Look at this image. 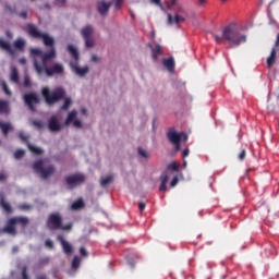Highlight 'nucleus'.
<instances>
[{"mask_svg": "<svg viewBox=\"0 0 279 279\" xmlns=\"http://www.w3.org/2000/svg\"><path fill=\"white\" fill-rule=\"evenodd\" d=\"M216 43L221 45L223 40L232 47H240L243 43H247V36L241 33V28L235 23H231L221 29V36L214 35Z\"/></svg>", "mask_w": 279, "mask_h": 279, "instance_id": "obj_1", "label": "nucleus"}, {"mask_svg": "<svg viewBox=\"0 0 279 279\" xmlns=\"http://www.w3.org/2000/svg\"><path fill=\"white\" fill-rule=\"evenodd\" d=\"M34 68L38 75L45 73L48 77H53V75H64V65L62 63H53L49 66L48 64H40L36 59L34 60Z\"/></svg>", "mask_w": 279, "mask_h": 279, "instance_id": "obj_2", "label": "nucleus"}, {"mask_svg": "<svg viewBox=\"0 0 279 279\" xmlns=\"http://www.w3.org/2000/svg\"><path fill=\"white\" fill-rule=\"evenodd\" d=\"M41 97H44L47 106H53V104H58V101H62L66 97V92L62 87H57L52 92L49 87H43Z\"/></svg>", "mask_w": 279, "mask_h": 279, "instance_id": "obj_3", "label": "nucleus"}, {"mask_svg": "<svg viewBox=\"0 0 279 279\" xmlns=\"http://www.w3.org/2000/svg\"><path fill=\"white\" fill-rule=\"evenodd\" d=\"M47 227L49 230H73V223L62 225V216L59 213L50 214L47 220Z\"/></svg>", "mask_w": 279, "mask_h": 279, "instance_id": "obj_4", "label": "nucleus"}, {"mask_svg": "<svg viewBox=\"0 0 279 279\" xmlns=\"http://www.w3.org/2000/svg\"><path fill=\"white\" fill-rule=\"evenodd\" d=\"M35 173H38L43 180H49L56 173V166L49 165L45 167V160L39 159L33 163Z\"/></svg>", "mask_w": 279, "mask_h": 279, "instance_id": "obj_5", "label": "nucleus"}, {"mask_svg": "<svg viewBox=\"0 0 279 279\" xmlns=\"http://www.w3.org/2000/svg\"><path fill=\"white\" fill-rule=\"evenodd\" d=\"M28 34L33 38H43L45 47H49L51 49H56V41L52 37H49L47 34L41 33L34 24H28Z\"/></svg>", "mask_w": 279, "mask_h": 279, "instance_id": "obj_6", "label": "nucleus"}, {"mask_svg": "<svg viewBox=\"0 0 279 279\" xmlns=\"http://www.w3.org/2000/svg\"><path fill=\"white\" fill-rule=\"evenodd\" d=\"M31 53L33 56H38L39 58H41V63L40 64H49V62H51V60H54L56 58V49H51L49 52H43V50L38 49V48H32L31 49Z\"/></svg>", "mask_w": 279, "mask_h": 279, "instance_id": "obj_7", "label": "nucleus"}, {"mask_svg": "<svg viewBox=\"0 0 279 279\" xmlns=\"http://www.w3.org/2000/svg\"><path fill=\"white\" fill-rule=\"evenodd\" d=\"M93 26L92 25H86L81 29V36L83 37L85 41V47L87 49H92V47H95V39L93 38Z\"/></svg>", "mask_w": 279, "mask_h": 279, "instance_id": "obj_8", "label": "nucleus"}, {"mask_svg": "<svg viewBox=\"0 0 279 279\" xmlns=\"http://www.w3.org/2000/svg\"><path fill=\"white\" fill-rule=\"evenodd\" d=\"M85 181L86 177L82 173H74L65 177V182L69 189H75L76 186H80V184H84Z\"/></svg>", "mask_w": 279, "mask_h": 279, "instance_id": "obj_9", "label": "nucleus"}, {"mask_svg": "<svg viewBox=\"0 0 279 279\" xmlns=\"http://www.w3.org/2000/svg\"><path fill=\"white\" fill-rule=\"evenodd\" d=\"M23 99H24V104L28 106L32 112L36 111V107H34V104H40V98L38 97V94L34 92L25 94Z\"/></svg>", "mask_w": 279, "mask_h": 279, "instance_id": "obj_10", "label": "nucleus"}, {"mask_svg": "<svg viewBox=\"0 0 279 279\" xmlns=\"http://www.w3.org/2000/svg\"><path fill=\"white\" fill-rule=\"evenodd\" d=\"M70 68L71 71L75 73V75H77L78 77H86V75H88V65L80 68V61H71Z\"/></svg>", "mask_w": 279, "mask_h": 279, "instance_id": "obj_11", "label": "nucleus"}, {"mask_svg": "<svg viewBox=\"0 0 279 279\" xmlns=\"http://www.w3.org/2000/svg\"><path fill=\"white\" fill-rule=\"evenodd\" d=\"M168 140L170 141V143H180L182 141V138L184 141H189V135H186V133H178L175 132L173 129H170L169 132L167 133Z\"/></svg>", "mask_w": 279, "mask_h": 279, "instance_id": "obj_12", "label": "nucleus"}, {"mask_svg": "<svg viewBox=\"0 0 279 279\" xmlns=\"http://www.w3.org/2000/svg\"><path fill=\"white\" fill-rule=\"evenodd\" d=\"M73 123L74 128H82V121L77 120V111L72 110L69 114L68 118L65 119L64 125L69 126Z\"/></svg>", "mask_w": 279, "mask_h": 279, "instance_id": "obj_13", "label": "nucleus"}, {"mask_svg": "<svg viewBox=\"0 0 279 279\" xmlns=\"http://www.w3.org/2000/svg\"><path fill=\"white\" fill-rule=\"evenodd\" d=\"M19 137H20L21 141H23L24 143H27V147H28L29 151H32V154H35V156H40V155H43V148H38V147L32 145V144L28 142L27 135H25V134H23V133H20Z\"/></svg>", "mask_w": 279, "mask_h": 279, "instance_id": "obj_14", "label": "nucleus"}, {"mask_svg": "<svg viewBox=\"0 0 279 279\" xmlns=\"http://www.w3.org/2000/svg\"><path fill=\"white\" fill-rule=\"evenodd\" d=\"M48 130L50 132H60V130H62V125H60V121L58 120V117L52 116L49 118Z\"/></svg>", "mask_w": 279, "mask_h": 279, "instance_id": "obj_15", "label": "nucleus"}, {"mask_svg": "<svg viewBox=\"0 0 279 279\" xmlns=\"http://www.w3.org/2000/svg\"><path fill=\"white\" fill-rule=\"evenodd\" d=\"M110 8H112V2H106L104 0L98 1L97 10L101 16H106V14L110 12Z\"/></svg>", "mask_w": 279, "mask_h": 279, "instance_id": "obj_16", "label": "nucleus"}, {"mask_svg": "<svg viewBox=\"0 0 279 279\" xmlns=\"http://www.w3.org/2000/svg\"><path fill=\"white\" fill-rule=\"evenodd\" d=\"M2 234H16V222L14 218L8 220L7 226L1 229Z\"/></svg>", "mask_w": 279, "mask_h": 279, "instance_id": "obj_17", "label": "nucleus"}, {"mask_svg": "<svg viewBox=\"0 0 279 279\" xmlns=\"http://www.w3.org/2000/svg\"><path fill=\"white\" fill-rule=\"evenodd\" d=\"M57 241H59V243H61V246L63 247V252L65 254H73V245H71V243H69L64 240V235L59 234L57 236Z\"/></svg>", "mask_w": 279, "mask_h": 279, "instance_id": "obj_18", "label": "nucleus"}, {"mask_svg": "<svg viewBox=\"0 0 279 279\" xmlns=\"http://www.w3.org/2000/svg\"><path fill=\"white\" fill-rule=\"evenodd\" d=\"M186 19L184 16L175 14L174 16L171 14H168V25H179V23H184Z\"/></svg>", "mask_w": 279, "mask_h": 279, "instance_id": "obj_19", "label": "nucleus"}, {"mask_svg": "<svg viewBox=\"0 0 279 279\" xmlns=\"http://www.w3.org/2000/svg\"><path fill=\"white\" fill-rule=\"evenodd\" d=\"M163 66H166L170 73H173V71H175V60L173 57L163 59Z\"/></svg>", "mask_w": 279, "mask_h": 279, "instance_id": "obj_20", "label": "nucleus"}, {"mask_svg": "<svg viewBox=\"0 0 279 279\" xmlns=\"http://www.w3.org/2000/svg\"><path fill=\"white\" fill-rule=\"evenodd\" d=\"M160 186H159V191L165 192L167 191V182H169V174L167 172H163L160 177Z\"/></svg>", "mask_w": 279, "mask_h": 279, "instance_id": "obj_21", "label": "nucleus"}, {"mask_svg": "<svg viewBox=\"0 0 279 279\" xmlns=\"http://www.w3.org/2000/svg\"><path fill=\"white\" fill-rule=\"evenodd\" d=\"M68 51L71 58L74 59V62H80V52H77V48L73 45L68 46Z\"/></svg>", "mask_w": 279, "mask_h": 279, "instance_id": "obj_22", "label": "nucleus"}, {"mask_svg": "<svg viewBox=\"0 0 279 279\" xmlns=\"http://www.w3.org/2000/svg\"><path fill=\"white\" fill-rule=\"evenodd\" d=\"M0 114H10V102L8 100H0Z\"/></svg>", "mask_w": 279, "mask_h": 279, "instance_id": "obj_23", "label": "nucleus"}, {"mask_svg": "<svg viewBox=\"0 0 279 279\" xmlns=\"http://www.w3.org/2000/svg\"><path fill=\"white\" fill-rule=\"evenodd\" d=\"M0 130L2 131L3 136H7V134H10V132H12L13 128L12 124L8 122H0Z\"/></svg>", "mask_w": 279, "mask_h": 279, "instance_id": "obj_24", "label": "nucleus"}, {"mask_svg": "<svg viewBox=\"0 0 279 279\" xmlns=\"http://www.w3.org/2000/svg\"><path fill=\"white\" fill-rule=\"evenodd\" d=\"M10 80L11 82H13V84H19V70L16 69V66H11V75H10Z\"/></svg>", "mask_w": 279, "mask_h": 279, "instance_id": "obj_25", "label": "nucleus"}, {"mask_svg": "<svg viewBox=\"0 0 279 279\" xmlns=\"http://www.w3.org/2000/svg\"><path fill=\"white\" fill-rule=\"evenodd\" d=\"M276 62V48L271 49L270 56L267 58V66L271 69Z\"/></svg>", "mask_w": 279, "mask_h": 279, "instance_id": "obj_26", "label": "nucleus"}, {"mask_svg": "<svg viewBox=\"0 0 279 279\" xmlns=\"http://www.w3.org/2000/svg\"><path fill=\"white\" fill-rule=\"evenodd\" d=\"M158 56H162V47L160 46V44H157L153 48V60H158Z\"/></svg>", "mask_w": 279, "mask_h": 279, "instance_id": "obj_27", "label": "nucleus"}, {"mask_svg": "<svg viewBox=\"0 0 279 279\" xmlns=\"http://www.w3.org/2000/svg\"><path fill=\"white\" fill-rule=\"evenodd\" d=\"M85 204L84 201L82 198L75 201L74 203H72L71 205V209L72 210H81V208H84Z\"/></svg>", "mask_w": 279, "mask_h": 279, "instance_id": "obj_28", "label": "nucleus"}, {"mask_svg": "<svg viewBox=\"0 0 279 279\" xmlns=\"http://www.w3.org/2000/svg\"><path fill=\"white\" fill-rule=\"evenodd\" d=\"M15 220V225L20 223L21 226L25 227L27 223H29V218L28 217H13Z\"/></svg>", "mask_w": 279, "mask_h": 279, "instance_id": "obj_29", "label": "nucleus"}, {"mask_svg": "<svg viewBox=\"0 0 279 279\" xmlns=\"http://www.w3.org/2000/svg\"><path fill=\"white\" fill-rule=\"evenodd\" d=\"M0 205L3 208L4 213H8V215L12 213V206L9 203H5V199H3V197L0 201Z\"/></svg>", "mask_w": 279, "mask_h": 279, "instance_id": "obj_30", "label": "nucleus"}, {"mask_svg": "<svg viewBox=\"0 0 279 279\" xmlns=\"http://www.w3.org/2000/svg\"><path fill=\"white\" fill-rule=\"evenodd\" d=\"M0 47L1 49H4V51L12 50V46H10V43L5 41L3 38H0Z\"/></svg>", "mask_w": 279, "mask_h": 279, "instance_id": "obj_31", "label": "nucleus"}, {"mask_svg": "<svg viewBox=\"0 0 279 279\" xmlns=\"http://www.w3.org/2000/svg\"><path fill=\"white\" fill-rule=\"evenodd\" d=\"M110 182H112V175H108V177L101 179L100 185L106 187V186H108V184H110Z\"/></svg>", "mask_w": 279, "mask_h": 279, "instance_id": "obj_32", "label": "nucleus"}, {"mask_svg": "<svg viewBox=\"0 0 279 279\" xmlns=\"http://www.w3.org/2000/svg\"><path fill=\"white\" fill-rule=\"evenodd\" d=\"M15 49H23L25 47V40L24 39H17L14 41Z\"/></svg>", "mask_w": 279, "mask_h": 279, "instance_id": "obj_33", "label": "nucleus"}, {"mask_svg": "<svg viewBox=\"0 0 279 279\" xmlns=\"http://www.w3.org/2000/svg\"><path fill=\"white\" fill-rule=\"evenodd\" d=\"M71 104H73V101L71 100V98H65L63 106L60 108V110H68L69 108H71Z\"/></svg>", "mask_w": 279, "mask_h": 279, "instance_id": "obj_34", "label": "nucleus"}, {"mask_svg": "<svg viewBox=\"0 0 279 279\" xmlns=\"http://www.w3.org/2000/svg\"><path fill=\"white\" fill-rule=\"evenodd\" d=\"M23 156H25V150L23 149H17L15 153H14V158L16 160H21V158H23Z\"/></svg>", "mask_w": 279, "mask_h": 279, "instance_id": "obj_35", "label": "nucleus"}, {"mask_svg": "<svg viewBox=\"0 0 279 279\" xmlns=\"http://www.w3.org/2000/svg\"><path fill=\"white\" fill-rule=\"evenodd\" d=\"M2 90L9 97L12 95V92L10 90V87H8V83H5V81L2 82Z\"/></svg>", "mask_w": 279, "mask_h": 279, "instance_id": "obj_36", "label": "nucleus"}, {"mask_svg": "<svg viewBox=\"0 0 279 279\" xmlns=\"http://www.w3.org/2000/svg\"><path fill=\"white\" fill-rule=\"evenodd\" d=\"M137 151H138V156H141L142 158H149V154L144 148L142 147L137 148Z\"/></svg>", "mask_w": 279, "mask_h": 279, "instance_id": "obj_37", "label": "nucleus"}, {"mask_svg": "<svg viewBox=\"0 0 279 279\" xmlns=\"http://www.w3.org/2000/svg\"><path fill=\"white\" fill-rule=\"evenodd\" d=\"M80 268V257L75 256L72 260V269H78Z\"/></svg>", "mask_w": 279, "mask_h": 279, "instance_id": "obj_38", "label": "nucleus"}, {"mask_svg": "<svg viewBox=\"0 0 279 279\" xmlns=\"http://www.w3.org/2000/svg\"><path fill=\"white\" fill-rule=\"evenodd\" d=\"M168 169L169 171H178V169H180V165H178V162H171L168 165Z\"/></svg>", "mask_w": 279, "mask_h": 279, "instance_id": "obj_39", "label": "nucleus"}, {"mask_svg": "<svg viewBox=\"0 0 279 279\" xmlns=\"http://www.w3.org/2000/svg\"><path fill=\"white\" fill-rule=\"evenodd\" d=\"M24 87L31 88L32 87V80H29V76H24Z\"/></svg>", "mask_w": 279, "mask_h": 279, "instance_id": "obj_40", "label": "nucleus"}, {"mask_svg": "<svg viewBox=\"0 0 279 279\" xmlns=\"http://www.w3.org/2000/svg\"><path fill=\"white\" fill-rule=\"evenodd\" d=\"M22 279H29V275H27V266L22 268Z\"/></svg>", "mask_w": 279, "mask_h": 279, "instance_id": "obj_41", "label": "nucleus"}, {"mask_svg": "<svg viewBox=\"0 0 279 279\" xmlns=\"http://www.w3.org/2000/svg\"><path fill=\"white\" fill-rule=\"evenodd\" d=\"M245 156H247V153L245 151V149H242L238 155V158L239 160H245Z\"/></svg>", "mask_w": 279, "mask_h": 279, "instance_id": "obj_42", "label": "nucleus"}, {"mask_svg": "<svg viewBox=\"0 0 279 279\" xmlns=\"http://www.w3.org/2000/svg\"><path fill=\"white\" fill-rule=\"evenodd\" d=\"M116 10H121V3H123V0H113Z\"/></svg>", "mask_w": 279, "mask_h": 279, "instance_id": "obj_43", "label": "nucleus"}, {"mask_svg": "<svg viewBox=\"0 0 279 279\" xmlns=\"http://www.w3.org/2000/svg\"><path fill=\"white\" fill-rule=\"evenodd\" d=\"M21 210H32V205L28 204H22L20 205Z\"/></svg>", "mask_w": 279, "mask_h": 279, "instance_id": "obj_44", "label": "nucleus"}, {"mask_svg": "<svg viewBox=\"0 0 279 279\" xmlns=\"http://www.w3.org/2000/svg\"><path fill=\"white\" fill-rule=\"evenodd\" d=\"M45 245H46V247H49V250H53V241L46 240Z\"/></svg>", "mask_w": 279, "mask_h": 279, "instance_id": "obj_45", "label": "nucleus"}, {"mask_svg": "<svg viewBox=\"0 0 279 279\" xmlns=\"http://www.w3.org/2000/svg\"><path fill=\"white\" fill-rule=\"evenodd\" d=\"M179 179L178 177H174L172 181L170 182V186L173 189L174 186H178Z\"/></svg>", "mask_w": 279, "mask_h": 279, "instance_id": "obj_46", "label": "nucleus"}, {"mask_svg": "<svg viewBox=\"0 0 279 279\" xmlns=\"http://www.w3.org/2000/svg\"><path fill=\"white\" fill-rule=\"evenodd\" d=\"M80 254H81V256H88V252L86 251V248L84 247V246H82L81 248H80Z\"/></svg>", "mask_w": 279, "mask_h": 279, "instance_id": "obj_47", "label": "nucleus"}, {"mask_svg": "<svg viewBox=\"0 0 279 279\" xmlns=\"http://www.w3.org/2000/svg\"><path fill=\"white\" fill-rule=\"evenodd\" d=\"M33 125H35V128H37L38 130H41L43 128V122L41 121H34Z\"/></svg>", "mask_w": 279, "mask_h": 279, "instance_id": "obj_48", "label": "nucleus"}, {"mask_svg": "<svg viewBox=\"0 0 279 279\" xmlns=\"http://www.w3.org/2000/svg\"><path fill=\"white\" fill-rule=\"evenodd\" d=\"M208 3V0H198L199 8H204Z\"/></svg>", "mask_w": 279, "mask_h": 279, "instance_id": "obj_49", "label": "nucleus"}, {"mask_svg": "<svg viewBox=\"0 0 279 279\" xmlns=\"http://www.w3.org/2000/svg\"><path fill=\"white\" fill-rule=\"evenodd\" d=\"M145 203L142 202V203H138V208H140V211L143 213V210H145Z\"/></svg>", "mask_w": 279, "mask_h": 279, "instance_id": "obj_50", "label": "nucleus"}, {"mask_svg": "<svg viewBox=\"0 0 279 279\" xmlns=\"http://www.w3.org/2000/svg\"><path fill=\"white\" fill-rule=\"evenodd\" d=\"M47 263H49V257L40 259V265H47Z\"/></svg>", "mask_w": 279, "mask_h": 279, "instance_id": "obj_51", "label": "nucleus"}, {"mask_svg": "<svg viewBox=\"0 0 279 279\" xmlns=\"http://www.w3.org/2000/svg\"><path fill=\"white\" fill-rule=\"evenodd\" d=\"M189 154H190L189 148H185V149L183 150V153H182L183 158H186V156H189Z\"/></svg>", "mask_w": 279, "mask_h": 279, "instance_id": "obj_52", "label": "nucleus"}, {"mask_svg": "<svg viewBox=\"0 0 279 279\" xmlns=\"http://www.w3.org/2000/svg\"><path fill=\"white\" fill-rule=\"evenodd\" d=\"M278 47H279V34L277 35V39H276V41H275V47H274V49H278Z\"/></svg>", "mask_w": 279, "mask_h": 279, "instance_id": "obj_53", "label": "nucleus"}, {"mask_svg": "<svg viewBox=\"0 0 279 279\" xmlns=\"http://www.w3.org/2000/svg\"><path fill=\"white\" fill-rule=\"evenodd\" d=\"M20 16H21L22 19H27V11L21 12V13H20Z\"/></svg>", "mask_w": 279, "mask_h": 279, "instance_id": "obj_54", "label": "nucleus"}, {"mask_svg": "<svg viewBox=\"0 0 279 279\" xmlns=\"http://www.w3.org/2000/svg\"><path fill=\"white\" fill-rule=\"evenodd\" d=\"M7 178L5 173H0V182H3Z\"/></svg>", "mask_w": 279, "mask_h": 279, "instance_id": "obj_55", "label": "nucleus"}, {"mask_svg": "<svg viewBox=\"0 0 279 279\" xmlns=\"http://www.w3.org/2000/svg\"><path fill=\"white\" fill-rule=\"evenodd\" d=\"M178 1H179V0H170V5H171V8H174V5L178 4Z\"/></svg>", "mask_w": 279, "mask_h": 279, "instance_id": "obj_56", "label": "nucleus"}, {"mask_svg": "<svg viewBox=\"0 0 279 279\" xmlns=\"http://www.w3.org/2000/svg\"><path fill=\"white\" fill-rule=\"evenodd\" d=\"M93 62H99V58L95 54L92 56Z\"/></svg>", "mask_w": 279, "mask_h": 279, "instance_id": "obj_57", "label": "nucleus"}, {"mask_svg": "<svg viewBox=\"0 0 279 279\" xmlns=\"http://www.w3.org/2000/svg\"><path fill=\"white\" fill-rule=\"evenodd\" d=\"M81 112H82L83 116L88 114V111L86 110V108H82V109H81Z\"/></svg>", "mask_w": 279, "mask_h": 279, "instance_id": "obj_58", "label": "nucleus"}, {"mask_svg": "<svg viewBox=\"0 0 279 279\" xmlns=\"http://www.w3.org/2000/svg\"><path fill=\"white\" fill-rule=\"evenodd\" d=\"M173 145L175 146V151H180V143H173Z\"/></svg>", "mask_w": 279, "mask_h": 279, "instance_id": "obj_59", "label": "nucleus"}, {"mask_svg": "<svg viewBox=\"0 0 279 279\" xmlns=\"http://www.w3.org/2000/svg\"><path fill=\"white\" fill-rule=\"evenodd\" d=\"M151 3H155V5H160V0H150Z\"/></svg>", "mask_w": 279, "mask_h": 279, "instance_id": "obj_60", "label": "nucleus"}, {"mask_svg": "<svg viewBox=\"0 0 279 279\" xmlns=\"http://www.w3.org/2000/svg\"><path fill=\"white\" fill-rule=\"evenodd\" d=\"M178 12H181V14H184L185 11H184V9L182 7H179L178 8Z\"/></svg>", "mask_w": 279, "mask_h": 279, "instance_id": "obj_61", "label": "nucleus"}, {"mask_svg": "<svg viewBox=\"0 0 279 279\" xmlns=\"http://www.w3.org/2000/svg\"><path fill=\"white\" fill-rule=\"evenodd\" d=\"M12 252H13V254H16V252H19V246H14V247L12 248Z\"/></svg>", "mask_w": 279, "mask_h": 279, "instance_id": "obj_62", "label": "nucleus"}, {"mask_svg": "<svg viewBox=\"0 0 279 279\" xmlns=\"http://www.w3.org/2000/svg\"><path fill=\"white\" fill-rule=\"evenodd\" d=\"M58 3H61V5H64L66 3V0H57Z\"/></svg>", "mask_w": 279, "mask_h": 279, "instance_id": "obj_63", "label": "nucleus"}, {"mask_svg": "<svg viewBox=\"0 0 279 279\" xmlns=\"http://www.w3.org/2000/svg\"><path fill=\"white\" fill-rule=\"evenodd\" d=\"M37 279H47V275L38 276Z\"/></svg>", "mask_w": 279, "mask_h": 279, "instance_id": "obj_64", "label": "nucleus"}]
</instances>
